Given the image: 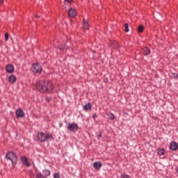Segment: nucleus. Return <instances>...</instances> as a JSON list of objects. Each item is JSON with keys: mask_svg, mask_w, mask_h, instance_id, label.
Here are the masks:
<instances>
[{"mask_svg": "<svg viewBox=\"0 0 178 178\" xmlns=\"http://www.w3.org/2000/svg\"><path fill=\"white\" fill-rule=\"evenodd\" d=\"M36 88L40 92L48 94L54 91V83L49 80H41L36 83Z\"/></svg>", "mask_w": 178, "mask_h": 178, "instance_id": "nucleus-1", "label": "nucleus"}, {"mask_svg": "<svg viewBox=\"0 0 178 178\" xmlns=\"http://www.w3.org/2000/svg\"><path fill=\"white\" fill-rule=\"evenodd\" d=\"M6 158L8 159V161H10L12 165L15 166L16 163H17V156L16 155V153L13 152H9L6 154Z\"/></svg>", "mask_w": 178, "mask_h": 178, "instance_id": "nucleus-2", "label": "nucleus"}, {"mask_svg": "<svg viewBox=\"0 0 178 178\" xmlns=\"http://www.w3.org/2000/svg\"><path fill=\"white\" fill-rule=\"evenodd\" d=\"M37 138L40 143H45L48 138H52V135L49 134H45L44 132H38L37 134Z\"/></svg>", "mask_w": 178, "mask_h": 178, "instance_id": "nucleus-3", "label": "nucleus"}, {"mask_svg": "<svg viewBox=\"0 0 178 178\" xmlns=\"http://www.w3.org/2000/svg\"><path fill=\"white\" fill-rule=\"evenodd\" d=\"M67 129H68L69 131H71V133H76V131H79V125L74 122L68 123Z\"/></svg>", "mask_w": 178, "mask_h": 178, "instance_id": "nucleus-4", "label": "nucleus"}, {"mask_svg": "<svg viewBox=\"0 0 178 178\" xmlns=\"http://www.w3.org/2000/svg\"><path fill=\"white\" fill-rule=\"evenodd\" d=\"M31 69L33 73H41L42 72V67L38 63L33 64Z\"/></svg>", "mask_w": 178, "mask_h": 178, "instance_id": "nucleus-5", "label": "nucleus"}, {"mask_svg": "<svg viewBox=\"0 0 178 178\" xmlns=\"http://www.w3.org/2000/svg\"><path fill=\"white\" fill-rule=\"evenodd\" d=\"M21 161L25 165V166H27V168H30V162H29V159L26 156H23L21 157Z\"/></svg>", "mask_w": 178, "mask_h": 178, "instance_id": "nucleus-6", "label": "nucleus"}, {"mask_svg": "<svg viewBox=\"0 0 178 178\" xmlns=\"http://www.w3.org/2000/svg\"><path fill=\"white\" fill-rule=\"evenodd\" d=\"M6 71L7 72V73H14L15 72V67H13V65L12 64H8L6 67Z\"/></svg>", "mask_w": 178, "mask_h": 178, "instance_id": "nucleus-7", "label": "nucleus"}, {"mask_svg": "<svg viewBox=\"0 0 178 178\" xmlns=\"http://www.w3.org/2000/svg\"><path fill=\"white\" fill-rule=\"evenodd\" d=\"M77 15V11L74 8H70L68 11V16L70 17H76V15Z\"/></svg>", "mask_w": 178, "mask_h": 178, "instance_id": "nucleus-8", "label": "nucleus"}, {"mask_svg": "<svg viewBox=\"0 0 178 178\" xmlns=\"http://www.w3.org/2000/svg\"><path fill=\"white\" fill-rule=\"evenodd\" d=\"M16 116L17 118H24V111L22 110V108H18L16 111Z\"/></svg>", "mask_w": 178, "mask_h": 178, "instance_id": "nucleus-9", "label": "nucleus"}, {"mask_svg": "<svg viewBox=\"0 0 178 178\" xmlns=\"http://www.w3.org/2000/svg\"><path fill=\"white\" fill-rule=\"evenodd\" d=\"M92 166L95 169L98 170V169H101V168H102V163L101 162L95 161L93 163Z\"/></svg>", "mask_w": 178, "mask_h": 178, "instance_id": "nucleus-10", "label": "nucleus"}, {"mask_svg": "<svg viewBox=\"0 0 178 178\" xmlns=\"http://www.w3.org/2000/svg\"><path fill=\"white\" fill-rule=\"evenodd\" d=\"M177 147H178L177 143H176V142H171L170 143V148L172 151H176V149H177Z\"/></svg>", "mask_w": 178, "mask_h": 178, "instance_id": "nucleus-11", "label": "nucleus"}, {"mask_svg": "<svg viewBox=\"0 0 178 178\" xmlns=\"http://www.w3.org/2000/svg\"><path fill=\"white\" fill-rule=\"evenodd\" d=\"M142 52H143V55H145V56H147V55H149V54H151V51L149 50V49H148V47H144L142 49Z\"/></svg>", "mask_w": 178, "mask_h": 178, "instance_id": "nucleus-12", "label": "nucleus"}, {"mask_svg": "<svg viewBox=\"0 0 178 178\" xmlns=\"http://www.w3.org/2000/svg\"><path fill=\"white\" fill-rule=\"evenodd\" d=\"M16 80H17V78L15 75H11L8 77L9 83H15Z\"/></svg>", "mask_w": 178, "mask_h": 178, "instance_id": "nucleus-13", "label": "nucleus"}, {"mask_svg": "<svg viewBox=\"0 0 178 178\" xmlns=\"http://www.w3.org/2000/svg\"><path fill=\"white\" fill-rule=\"evenodd\" d=\"M165 154V149L163 148H158L157 149V155L159 156H162Z\"/></svg>", "mask_w": 178, "mask_h": 178, "instance_id": "nucleus-14", "label": "nucleus"}, {"mask_svg": "<svg viewBox=\"0 0 178 178\" xmlns=\"http://www.w3.org/2000/svg\"><path fill=\"white\" fill-rule=\"evenodd\" d=\"M42 173H44L45 177H49L51 176V171L48 169L43 170Z\"/></svg>", "mask_w": 178, "mask_h": 178, "instance_id": "nucleus-15", "label": "nucleus"}, {"mask_svg": "<svg viewBox=\"0 0 178 178\" xmlns=\"http://www.w3.org/2000/svg\"><path fill=\"white\" fill-rule=\"evenodd\" d=\"M88 27H90V24L88 23V21L83 20V29L85 30H88Z\"/></svg>", "mask_w": 178, "mask_h": 178, "instance_id": "nucleus-16", "label": "nucleus"}, {"mask_svg": "<svg viewBox=\"0 0 178 178\" xmlns=\"http://www.w3.org/2000/svg\"><path fill=\"white\" fill-rule=\"evenodd\" d=\"M83 109L84 111H90L91 109V104L90 103H88L84 106Z\"/></svg>", "mask_w": 178, "mask_h": 178, "instance_id": "nucleus-17", "label": "nucleus"}, {"mask_svg": "<svg viewBox=\"0 0 178 178\" xmlns=\"http://www.w3.org/2000/svg\"><path fill=\"white\" fill-rule=\"evenodd\" d=\"M58 49H60L61 51L63 50H65V49H67V46L66 45H63V44H60L58 47Z\"/></svg>", "mask_w": 178, "mask_h": 178, "instance_id": "nucleus-18", "label": "nucleus"}, {"mask_svg": "<svg viewBox=\"0 0 178 178\" xmlns=\"http://www.w3.org/2000/svg\"><path fill=\"white\" fill-rule=\"evenodd\" d=\"M143 31H144V26L140 25L138 28V33H143Z\"/></svg>", "mask_w": 178, "mask_h": 178, "instance_id": "nucleus-19", "label": "nucleus"}, {"mask_svg": "<svg viewBox=\"0 0 178 178\" xmlns=\"http://www.w3.org/2000/svg\"><path fill=\"white\" fill-rule=\"evenodd\" d=\"M115 118L116 117L115 116V114H113V113H109V118L111 120H115Z\"/></svg>", "mask_w": 178, "mask_h": 178, "instance_id": "nucleus-20", "label": "nucleus"}, {"mask_svg": "<svg viewBox=\"0 0 178 178\" xmlns=\"http://www.w3.org/2000/svg\"><path fill=\"white\" fill-rule=\"evenodd\" d=\"M36 177L37 178H45V176H44V175H42V173H41V172H38V174L36 175Z\"/></svg>", "mask_w": 178, "mask_h": 178, "instance_id": "nucleus-21", "label": "nucleus"}, {"mask_svg": "<svg viewBox=\"0 0 178 178\" xmlns=\"http://www.w3.org/2000/svg\"><path fill=\"white\" fill-rule=\"evenodd\" d=\"M124 27L126 33H129V24H124Z\"/></svg>", "mask_w": 178, "mask_h": 178, "instance_id": "nucleus-22", "label": "nucleus"}, {"mask_svg": "<svg viewBox=\"0 0 178 178\" xmlns=\"http://www.w3.org/2000/svg\"><path fill=\"white\" fill-rule=\"evenodd\" d=\"M121 178H130V176L127 174H123L121 175Z\"/></svg>", "mask_w": 178, "mask_h": 178, "instance_id": "nucleus-23", "label": "nucleus"}, {"mask_svg": "<svg viewBox=\"0 0 178 178\" xmlns=\"http://www.w3.org/2000/svg\"><path fill=\"white\" fill-rule=\"evenodd\" d=\"M54 178H60V175L59 173L54 174Z\"/></svg>", "mask_w": 178, "mask_h": 178, "instance_id": "nucleus-24", "label": "nucleus"}, {"mask_svg": "<svg viewBox=\"0 0 178 178\" xmlns=\"http://www.w3.org/2000/svg\"><path fill=\"white\" fill-rule=\"evenodd\" d=\"M172 75H173L174 79H175V80H177L178 74L177 73H172Z\"/></svg>", "mask_w": 178, "mask_h": 178, "instance_id": "nucleus-25", "label": "nucleus"}, {"mask_svg": "<svg viewBox=\"0 0 178 178\" xmlns=\"http://www.w3.org/2000/svg\"><path fill=\"white\" fill-rule=\"evenodd\" d=\"M9 40V34L6 33L5 34V41H8Z\"/></svg>", "mask_w": 178, "mask_h": 178, "instance_id": "nucleus-26", "label": "nucleus"}, {"mask_svg": "<svg viewBox=\"0 0 178 178\" xmlns=\"http://www.w3.org/2000/svg\"><path fill=\"white\" fill-rule=\"evenodd\" d=\"M102 138V134L99 133L98 134V139L99 140V138Z\"/></svg>", "mask_w": 178, "mask_h": 178, "instance_id": "nucleus-27", "label": "nucleus"}, {"mask_svg": "<svg viewBox=\"0 0 178 178\" xmlns=\"http://www.w3.org/2000/svg\"><path fill=\"white\" fill-rule=\"evenodd\" d=\"M92 118L93 119H97V114H93Z\"/></svg>", "mask_w": 178, "mask_h": 178, "instance_id": "nucleus-28", "label": "nucleus"}, {"mask_svg": "<svg viewBox=\"0 0 178 178\" xmlns=\"http://www.w3.org/2000/svg\"><path fill=\"white\" fill-rule=\"evenodd\" d=\"M66 2H68V3H70V2H72L73 0H65Z\"/></svg>", "mask_w": 178, "mask_h": 178, "instance_id": "nucleus-29", "label": "nucleus"}, {"mask_svg": "<svg viewBox=\"0 0 178 178\" xmlns=\"http://www.w3.org/2000/svg\"><path fill=\"white\" fill-rule=\"evenodd\" d=\"M3 3V0H0V4Z\"/></svg>", "mask_w": 178, "mask_h": 178, "instance_id": "nucleus-30", "label": "nucleus"}, {"mask_svg": "<svg viewBox=\"0 0 178 178\" xmlns=\"http://www.w3.org/2000/svg\"><path fill=\"white\" fill-rule=\"evenodd\" d=\"M35 17H40V15H35Z\"/></svg>", "mask_w": 178, "mask_h": 178, "instance_id": "nucleus-31", "label": "nucleus"}]
</instances>
